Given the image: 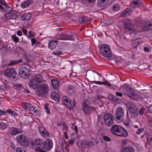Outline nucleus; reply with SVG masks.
Segmentation results:
<instances>
[{
	"mask_svg": "<svg viewBox=\"0 0 152 152\" xmlns=\"http://www.w3.org/2000/svg\"><path fill=\"white\" fill-rule=\"evenodd\" d=\"M9 131V133L12 135H16L22 132L21 129L14 127L10 128Z\"/></svg>",
	"mask_w": 152,
	"mask_h": 152,
	"instance_id": "4be33fe9",
	"label": "nucleus"
},
{
	"mask_svg": "<svg viewBox=\"0 0 152 152\" xmlns=\"http://www.w3.org/2000/svg\"><path fill=\"white\" fill-rule=\"evenodd\" d=\"M39 84L33 78L31 79L28 83L29 86L33 89L37 88L39 86Z\"/></svg>",
	"mask_w": 152,
	"mask_h": 152,
	"instance_id": "5701e85b",
	"label": "nucleus"
},
{
	"mask_svg": "<svg viewBox=\"0 0 152 152\" xmlns=\"http://www.w3.org/2000/svg\"><path fill=\"white\" fill-rule=\"evenodd\" d=\"M90 104L88 100L85 101L82 104V109L85 114L89 115L91 113L95 111L96 108L89 106Z\"/></svg>",
	"mask_w": 152,
	"mask_h": 152,
	"instance_id": "0eeeda50",
	"label": "nucleus"
},
{
	"mask_svg": "<svg viewBox=\"0 0 152 152\" xmlns=\"http://www.w3.org/2000/svg\"><path fill=\"white\" fill-rule=\"evenodd\" d=\"M11 37L12 38L15 42H18L19 41V39L16 36L15 34L12 35Z\"/></svg>",
	"mask_w": 152,
	"mask_h": 152,
	"instance_id": "49530a36",
	"label": "nucleus"
},
{
	"mask_svg": "<svg viewBox=\"0 0 152 152\" xmlns=\"http://www.w3.org/2000/svg\"><path fill=\"white\" fill-rule=\"evenodd\" d=\"M148 109L149 113H152V104L148 107Z\"/></svg>",
	"mask_w": 152,
	"mask_h": 152,
	"instance_id": "338daca9",
	"label": "nucleus"
},
{
	"mask_svg": "<svg viewBox=\"0 0 152 152\" xmlns=\"http://www.w3.org/2000/svg\"><path fill=\"white\" fill-rule=\"evenodd\" d=\"M88 18V17L84 16L79 18L78 20L80 23H83L89 21Z\"/></svg>",
	"mask_w": 152,
	"mask_h": 152,
	"instance_id": "e433bc0d",
	"label": "nucleus"
},
{
	"mask_svg": "<svg viewBox=\"0 0 152 152\" xmlns=\"http://www.w3.org/2000/svg\"><path fill=\"white\" fill-rule=\"evenodd\" d=\"M53 53L54 54L56 55H60L63 54V53L60 50H55Z\"/></svg>",
	"mask_w": 152,
	"mask_h": 152,
	"instance_id": "de8ad7c7",
	"label": "nucleus"
},
{
	"mask_svg": "<svg viewBox=\"0 0 152 152\" xmlns=\"http://www.w3.org/2000/svg\"><path fill=\"white\" fill-rule=\"evenodd\" d=\"M124 112L125 110L123 107H119L118 108L114 117L117 122L120 123L123 121Z\"/></svg>",
	"mask_w": 152,
	"mask_h": 152,
	"instance_id": "6e6552de",
	"label": "nucleus"
},
{
	"mask_svg": "<svg viewBox=\"0 0 152 152\" xmlns=\"http://www.w3.org/2000/svg\"><path fill=\"white\" fill-rule=\"evenodd\" d=\"M140 31H139L137 29H135L133 30L131 34L132 35L133 34H135V35H137V33H139L140 32Z\"/></svg>",
	"mask_w": 152,
	"mask_h": 152,
	"instance_id": "3c124183",
	"label": "nucleus"
},
{
	"mask_svg": "<svg viewBox=\"0 0 152 152\" xmlns=\"http://www.w3.org/2000/svg\"><path fill=\"white\" fill-rule=\"evenodd\" d=\"M4 8L3 11L9 13L12 12V8L9 7L7 4L4 6Z\"/></svg>",
	"mask_w": 152,
	"mask_h": 152,
	"instance_id": "4c0bfd02",
	"label": "nucleus"
},
{
	"mask_svg": "<svg viewBox=\"0 0 152 152\" xmlns=\"http://www.w3.org/2000/svg\"><path fill=\"white\" fill-rule=\"evenodd\" d=\"M109 0H98L97 3L98 6L102 7L104 6Z\"/></svg>",
	"mask_w": 152,
	"mask_h": 152,
	"instance_id": "473e14b6",
	"label": "nucleus"
},
{
	"mask_svg": "<svg viewBox=\"0 0 152 152\" xmlns=\"http://www.w3.org/2000/svg\"><path fill=\"white\" fill-rule=\"evenodd\" d=\"M96 142L95 140L92 141L89 140H82L81 141L80 144L81 146L84 148H88L92 147L96 145Z\"/></svg>",
	"mask_w": 152,
	"mask_h": 152,
	"instance_id": "4468645a",
	"label": "nucleus"
},
{
	"mask_svg": "<svg viewBox=\"0 0 152 152\" xmlns=\"http://www.w3.org/2000/svg\"><path fill=\"white\" fill-rule=\"evenodd\" d=\"M24 151H25L24 149L19 147L16 149V152H24Z\"/></svg>",
	"mask_w": 152,
	"mask_h": 152,
	"instance_id": "6e6d98bb",
	"label": "nucleus"
},
{
	"mask_svg": "<svg viewBox=\"0 0 152 152\" xmlns=\"http://www.w3.org/2000/svg\"><path fill=\"white\" fill-rule=\"evenodd\" d=\"M131 10L127 8L126 9L122 12L121 14L119 17H125L126 16L130 15L131 13Z\"/></svg>",
	"mask_w": 152,
	"mask_h": 152,
	"instance_id": "cd10ccee",
	"label": "nucleus"
},
{
	"mask_svg": "<svg viewBox=\"0 0 152 152\" xmlns=\"http://www.w3.org/2000/svg\"><path fill=\"white\" fill-rule=\"evenodd\" d=\"M111 132L115 135L123 137H127L128 135L127 131L121 126L114 125L110 129Z\"/></svg>",
	"mask_w": 152,
	"mask_h": 152,
	"instance_id": "f257e3e1",
	"label": "nucleus"
},
{
	"mask_svg": "<svg viewBox=\"0 0 152 152\" xmlns=\"http://www.w3.org/2000/svg\"><path fill=\"white\" fill-rule=\"evenodd\" d=\"M91 100L94 103H96V102L98 103L100 102H101V99H100L98 96H95L92 97Z\"/></svg>",
	"mask_w": 152,
	"mask_h": 152,
	"instance_id": "ea45409f",
	"label": "nucleus"
},
{
	"mask_svg": "<svg viewBox=\"0 0 152 152\" xmlns=\"http://www.w3.org/2000/svg\"><path fill=\"white\" fill-rule=\"evenodd\" d=\"M134 148L131 145H129L125 147L124 150H122L120 152H134Z\"/></svg>",
	"mask_w": 152,
	"mask_h": 152,
	"instance_id": "2f4dec72",
	"label": "nucleus"
},
{
	"mask_svg": "<svg viewBox=\"0 0 152 152\" xmlns=\"http://www.w3.org/2000/svg\"><path fill=\"white\" fill-rule=\"evenodd\" d=\"M84 2L86 4H89L91 3H93L95 2V0H83Z\"/></svg>",
	"mask_w": 152,
	"mask_h": 152,
	"instance_id": "8fccbe9b",
	"label": "nucleus"
},
{
	"mask_svg": "<svg viewBox=\"0 0 152 152\" xmlns=\"http://www.w3.org/2000/svg\"><path fill=\"white\" fill-rule=\"evenodd\" d=\"M22 61V59H20L18 61L13 60L8 62V65L9 66H13L21 62Z\"/></svg>",
	"mask_w": 152,
	"mask_h": 152,
	"instance_id": "72a5a7b5",
	"label": "nucleus"
},
{
	"mask_svg": "<svg viewBox=\"0 0 152 152\" xmlns=\"http://www.w3.org/2000/svg\"><path fill=\"white\" fill-rule=\"evenodd\" d=\"M28 33L31 37H34L35 35L34 34V33L33 31H29L28 32Z\"/></svg>",
	"mask_w": 152,
	"mask_h": 152,
	"instance_id": "69168bd1",
	"label": "nucleus"
},
{
	"mask_svg": "<svg viewBox=\"0 0 152 152\" xmlns=\"http://www.w3.org/2000/svg\"><path fill=\"white\" fill-rule=\"evenodd\" d=\"M31 4L30 1H27L21 4V6L22 8L24 9L29 6Z\"/></svg>",
	"mask_w": 152,
	"mask_h": 152,
	"instance_id": "58836bf2",
	"label": "nucleus"
},
{
	"mask_svg": "<svg viewBox=\"0 0 152 152\" xmlns=\"http://www.w3.org/2000/svg\"><path fill=\"white\" fill-rule=\"evenodd\" d=\"M136 41L135 40H133L132 41V44L133 45H134L135 46H136L139 45V44H138V42H137V43H136Z\"/></svg>",
	"mask_w": 152,
	"mask_h": 152,
	"instance_id": "680f3d73",
	"label": "nucleus"
},
{
	"mask_svg": "<svg viewBox=\"0 0 152 152\" xmlns=\"http://www.w3.org/2000/svg\"><path fill=\"white\" fill-rule=\"evenodd\" d=\"M16 139L19 143L25 147L28 146L29 143L28 139L23 134L18 135L16 137Z\"/></svg>",
	"mask_w": 152,
	"mask_h": 152,
	"instance_id": "9b49d317",
	"label": "nucleus"
},
{
	"mask_svg": "<svg viewBox=\"0 0 152 152\" xmlns=\"http://www.w3.org/2000/svg\"><path fill=\"white\" fill-rule=\"evenodd\" d=\"M61 148L62 152H67L66 149V145L65 143L62 142L61 143Z\"/></svg>",
	"mask_w": 152,
	"mask_h": 152,
	"instance_id": "37998d69",
	"label": "nucleus"
},
{
	"mask_svg": "<svg viewBox=\"0 0 152 152\" xmlns=\"http://www.w3.org/2000/svg\"><path fill=\"white\" fill-rule=\"evenodd\" d=\"M4 74L12 80H15L17 79V73L13 68H9L7 69L4 71Z\"/></svg>",
	"mask_w": 152,
	"mask_h": 152,
	"instance_id": "1a4fd4ad",
	"label": "nucleus"
},
{
	"mask_svg": "<svg viewBox=\"0 0 152 152\" xmlns=\"http://www.w3.org/2000/svg\"><path fill=\"white\" fill-rule=\"evenodd\" d=\"M7 126V123L3 122H0V129L4 130L6 129Z\"/></svg>",
	"mask_w": 152,
	"mask_h": 152,
	"instance_id": "a19ab883",
	"label": "nucleus"
},
{
	"mask_svg": "<svg viewBox=\"0 0 152 152\" xmlns=\"http://www.w3.org/2000/svg\"><path fill=\"white\" fill-rule=\"evenodd\" d=\"M104 122L105 125L108 126L112 125L114 122V117L110 113H106L104 115Z\"/></svg>",
	"mask_w": 152,
	"mask_h": 152,
	"instance_id": "9d476101",
	"label": "nucleus"
},
{
	"mask_svg": "<svg viewBox=\"0 0 152 152\" xmlns=\"http://www.w3.org/2000/svg\"><path fill=\"white\" fill-rule=\"evenodd\" d=\"M143 131L144 129L143 128L139 129H138V130L136 132V133L137 134L139 135Z\"/></svg>",
	"mask_w": 152,
	"mask_h": 152,
	"instance_id": "5fc2aeb1",
	"label": "nucleus"
},
{
	"mask_svg": "<svg viewBox=\"0 0 152 152\" xmlns=\"http://www.w3.org/2000/svg\"><path fill=\"white\" fill-rule=\"evenodd\" d=\"M22 107L26 110H29L31 104L26 102H23L21 104Z\"/></svg>",
	"mask_w": 152,
	"mask_h": 152,
	"instance_id": "c9c22d12",
	"label": "nucleus"
},
{
	"mask_svg": "<svg viewBox=\"0 0 152 152\" xmlns=\"http://www.w3.org/2000/svg\"><path fill=\"white\" fill-rule=\"evenodd\" d=\"M62 126L64 130H66L68 129L67 125L65 123H63V124H62Z\"/></svg>",
	"mask_w": 152,
	"mask_h": 152,
	"instance_id": "13d9d810",
	"label": "nucleus"
},
{
	"mask_svg": "<svg viewBox=\"0 0 152 152\" xmlns=\"http://www.w3.org/2000/svg\"><path fill=\"white\" fill-rule=\"evenodd\" d=\"M126 105L129 110L130 114L134 117H137L138 115V108L132 102L129 101L126 102Z\"/></svg>",
	"mask_w": 152,
	"mask_h": 152,
	"instance_id": "423d86ee",
	"label": "nucleus"
},
{
	"mask_svg": "<svg viewBox=\"0 0 152 152\" xmlns=\"http://www.w3.org/2000/svg\"><path fill=\"white\" fill-rule=\"evenodd\" d=\"M37 152H47L44 151L42 148H38L37 150H35Z\"/></svg>",
	"mask_w": 152,
	"mask_h": 152,
	"instance_id": "e2e57ef3",
	"label": "nucleus"
},
{
	"mask_svg": "<svg viewBox=\"0 0 152 152\" xmlns=\"http://www.w3.org/2000/svg\"><path fill=\"white\" fill-rule=\"evenodd\" d=\"M121 89L124 94L128 96L132 99L134 100H137L138 99V94L129 88H128L126 86H121Z\"/></svg>",
	"mask_w": 152,
	"mask_h": 152,
	"instance_id": "39448f33",
	"label": "nucleus"
},
{
	"mask_svg": "<svg viewBox=\"0 0 152 152\" xmlns=\"http://www.w3.org/2000/svg\"><path fill=\"white\" fill-rule=\"evenodd\" d=\"M49 91V87L47 84H42L40 86L39 89L36 92L38 96H42L43 94H47Z\"/></svg>",
	"mask_w": 152,
	"mask_h": 152,
	"instance_id": "f8f14e48",
	"label": "nucleus"
},
{
	"mask_svg": "<svg viewBox=\"0 0 152 152\" xmlns=\"http://www.w3.org/2000/svg\"><path fill=\"white\" fill-rule=\"evenodd\" d=\"M0 3L4 6L7 4L4 0H0Z\"/></svg>",
	"mask_w": 152,
	"mask_h": 152,
	"instance_id": "0e129e2a",
	"label": "nucleus"
},
{
	"mask_svg": "<svg viewBox=\"0 0 152 152\" xmlns=\"http://www.w3.org/2000/svg\"><path fill=\"white\" fill-rule=\"evenodd\" d=\"M120 8L119 5L117 4H115L113 6L112 10L114 11H117Z\"/></svg>",
	"mask_w": 152,
	"mask_h": 152,
	"instance_id": "c03bdc74",
	"label": "nucleus"
},
{
	"mask_svg": "<svg viewBox=\"0 0 152 152\" xmlns=\"http://www.w3.org/2000/svg\"><path fill=\"white\" fill-rule=\"evenodd\" d=\"M29 110L30 113L34 115H40L41 111L39 109H37L36 107L31 106Z\"/></svg>",
	"mask_w": 152,
	"mask_h": 152,
	"instance_id": "6ab92c4d",
	"label": "nucleus"
},
{
	"mask_svg": "<svg viewBox=\"0 0 152 152\" xmlns=\"http://www.w3.org/2000/svg\"><path fill=\"white\" fill-rule=\"evenodd\" d=\"M62 101L65 105V106L67 108H71L73 106L75 105V103L73 104L72 100L71 99L68 97L65 96L62 98Z\"/></svg>",
	"mask_w": 152,
	"mask_h": 152,
	"instance_id": "2eb2a0df",
	"label": "nucleus"
},
{
	"mask_svg": "<svg viewBox=\"0 0 152 152\" xmlns=\"http://www.w3.org/2000/svg\"><path fill=\"white\" fill-rule=\"evenodd\" d=\"M103 139L106 141H110V139L109 137L107 136H104L103 137Z\"/></svg>",
	"mask_w": 152,
	"mask_h": 152,
	"instance_id": "4d7b16f0",
	"label": "nucleus"
},
{
	"mask_svg": "<svg viewBox=\"0 0 152 152\" xmlns=\"http://www.w3.org/2000/svg\"><path fill=\"white\" fill-rule=\"evenodd\" d=\"M145 110V108L144 107H142L140 108L139 111V114L141 115H142L144 113V112Z\"/></svg>",
	"mask_w": 152,
	"mask_h": 152,
	"instance_id": "603ef678",
	"label": "nucleus"
},
{
	"mask_svg": "<svg viewBox=\"0 0 152 152\" xmlns=\"http://www.w3.org/2000/svg\"><path fill=\"white\" fill-rule=\"evenodd\" d=\"M74 140V139H71L69 140L68 141V143L70 145H72L73 143Z\"/></svg>",
	"mask_w": 152,
	"mask_h": 152,
	"instance_id": "774afa93",
	"label": "nucleus"
},
{
	"mask_svg": "<svg viewBox=\"0 0 152 152\" xmlns=\"http://www.w3.org/2000/svg\"><path fill=\"white\" fill-rule=\"evenodd\" d=\"M42 149H44L45 150L48 151L50 150L53 147V143L51 140L50 139H47L44 141Z\"/></svg>",
	"mask_w": 152,
	"mask_h": 152,
	"instance_id": "dca6fc26",
	"label": "nucleus"
},
{
	"mask_svg": "<svg viewBox=\"0 0 152 152\" xmlns=\"http://www.w3.org/2000/svg\"><path fill=\"white\" fill-rule=\"evenodd\" d=\"M107 98L110 101H115L116 100V98L112 94H110L108 95Z\"/></svg>",
	"mask_w": 152,
	"mask_h": 152,
	"instance_id": "79ce46f5",
	"label": "nucleus"
},
{
	"mask_svg": "<svg viewBox=\"0 0 152 152\" xmlns=\"http://www.w3.org/2000/svg\"><path fill=\"white\" fill-rule=\"evenodd\" d=\"M51 84L54 90H57L58 88L59 85L58 80L56 79H53L51 81Z\"/></svg>",
	"mask_w": 152,
	"mask_h": 152,
	"instance_id": "c756f323",
	"label": "nucleus"
},
{
	"mask_svg": "<svg viewBox=\"0 0 152 152\" xmlns=\"http://www.w3.org/2000/svg\"><path fill=\"white\" fill-rule=\"evenodd\" d=\"M33 78L39 84L42 83L43 80V78L42 75L40 74H37L35 75Z\"/></svg>",
	"mask_w": 152,
	"mask_h": 152,
	"instance_id": "c85d7f7f",
	"label": "nucleus"
},
{
	"mask_svg": "<svg viewBox=\"0 0 152 152\" xmlns=\"http://www.w3.org/2000/svg\"><path fill=\"white\" fill-rule=\"evenodd\" d=\"M39 131L40 134L44 138H46L49 137V133L43 126H40L39 127Z\"/></svg>",
	"mask_w": 152,
	"mask_h": 152,
	"instance_id": "aec40b11",
	"label": "nucleus"
},
{
	"mask_svg": "<svg viewBox=\"0 0 152 152\" xmlns=\"http://www.w3.org/2000/svg\"><path fill=\"white\" fill-rule=\"evenodd\" d=\"M29 71V69L27 67L23 66L20 68L18 72L21 77L26 79L28 78V72Z\"/></svg>",
	"mask_w": 152,
	"mask_h": 152,
	"instance_id": "ddd939ff",
	"label": "nucleus"
},
{
	"mask_svg": "<svg viewBox=\"0 0 152 152\" xmlns=\"http://www.w3.org/2000/svg\"><path fill=\"white\" fill-rule=\"evenodd\" d=\"M121 89L124 94L128 96L132 99L134 100H137L138 99V94L129 88H128L126 86H121Z\"/></svg>",
	"mask_w": 152,
	"mask_h": 152,
	"instance_id": "20e7f679",
	"label": "nucleus"
},
{
	"mask_svg": "<svg viewBox=\"0 0 152 152\" xmlns=\"http://www.w3.org/2000/svg\"><path fill=\"white\" fill-rule=\"evenodd\" d=\"M31 45L33 46L36 43V40L34 38H32L31 39Z\"/></svg>",
	"mask_w": 152,
	"mask_h": 152,
	"instance_id": "052dcab7",
	"label": "nucleus"
},
{
	"mask_svg": "<svg viewBox=\"0 0 152 152\" xmlns=\"http://www.w3.org/2000/svg\"><path fill=\"white\" fill-rule=\"evenodd\" d=\"M57 44V40H51L48 44V48L51 50H53L56 47Z\"/></svg>",
	"mask_w": 152,
	"mask_h": 152,
	"instance_id": "bb28decb",
	"label": "nucleus"
},
{
	"mask_svg": "<svg viewBox=\"0 0 152 152\" xmlns=\"http://www.w3.org/2000/svg\"><path fill=\"white\" fill-rule=\"evenodd\" d=\"M14 86L15 87L18 88L22 87V85L20 83H15Z\"/></svg>",
	"mask_w": 152,
	"mask_h": 152,
	"instance_id": "bf43d9fd",
	"label": "nucleus"
},
{
	"mask_svg": "<svg viewBox=\"0 0 152 152\" xmlns=\"http://www.w3.org/2000/svg\"><path fill=\"white\" fill-rule=\"evenodd\" d=\"M93 82L98 84H104L110 88L111 89H116L117 87L114 85L110 84L107 80H105L104 82H101L98 81H94Z\"/></svg>",
	"mask_w": 152,
	"mask_h": 152,
	"instance_id": "a211bd4d",
	"label": "nucleus"
},
{
	"mask_svg": "<svg viewBox=\"0 0 152 152\" xmlns=\"http://www.w3.org/2000/svg\"><path fill=\"white\" fill-rule=\"evenodd\" d=\"M141 4V2L139 0L133 1L130 4V7L132 8H135L138 7Z\"/></svg>",
	"mask_w": 152,
	"mask_h": 152,
	"instance_id": "a878e982",
	"label": "nucleus"
},
{
	"mask_svg": "<svg viewBox=\"0 0 152 152\" xmlns=\"http://www.w3.org/2000/svg\"><path fill=\"white\" fill-rule=\"evenodd\" d=\"M44 108L45 109L47 113L48 114H50V112L49 109L48 107V104H45L44 106Z\"/></svg>",
	"mask_w": 152,
	"mask_h": 152,
	"instance_id": "09e8293b",
	"label": "nucleus"
},
{
	"mask_svg": "<svg viewBox=\"0 0 152 152\" xmlns=\"http://www.w3.org/2000/svg\"><path fill=\"white\" fill-rule=\"evenodd\" d=\"M44 141L42 140L37 138L35 140V144L37 146V147L36 148L35 150H37L38 148H42Z\"/></svg>",
	"mask_w": 152,
	"mask_h": 152,
	"instance_id": "b1692460",
	"label": "nucleus"
},
{
	"mask_svg": "<svg viewBox=\"0 0 152 152\" xmlns=\"http://www.w3.org/2000/svg\"><path fill=\"white\" fill-rule=\"evenodd\" d=\"M121 89L124 94L128 96L132 99L134 100H137L138 99V94L129 88H128L126 86H121Z\"/></svg>",
	"mask_w": 152,
	"mask_h": 152,
	"instance_id": "7ed1b4c3",
	"label": "nucleus"
},
{
	"mask_svg": "<svg viewBox=\"0 0 152 152\" xmlns=\"http://www.w3.org/2000/svg\"><path fill=\"white\" fill-rule=\"evenodd\" d=\"M50 96L51 98L55 101L58 102L59 101L60 99L59 96L56 92H53L51 94Z\"/></svg>",
	"mask_w": 152,
	"mask_h": 152,
	"instance_id": "7c9ffc66",
	"label": "nucleus"
},
{
	"mask_svg": "<svg viewBox=\"0 0 152 152\" xmlns=\"http://www.w3.org/2000/svg\"><path fill=\"white\" fill-rule=\"evenodd\" d=\"M100 54L102 56L108 58H110L112 54L109 45L104 44L101 45L99 47Z\"/></svg>",
	"mask_w": 152,
	"mask_h": 152,
	"instance_id": "f03ea898",
	"label": "nucleus"
},
{
	"mask_svg": "<svg viewBox=\"0 0 152 152\" xmlns=\"http://www.w3.org/2000/svg\"><path fill=\"white\" fill-rule=\"evenodd\" d=\"M125 29L127 31H132L134 29V25L131 20L129 19L127 20L124 24Z\"/></svg>",
	"mask_w": 152,
	"mask_h": 152,
	"instance_id": "f3484780",
	"label": "nucleus"
},
{
	"mask_svg": "<svg viewBox=\"0 0 152 152\" xmlns=\"http://www.w3.org/2000/svg\"><path fill=\"white\" fill-rule=\"evenodd\" d=\"M144 28L146 31L152 29V19L145 22L144 25Z\"/></svg>",
	"mask_w": 152,
	"mask_h": 152,
	"instance_id": "393cba45",
	"label": "nucleus"
},
{
	"mask_svg": "<svg viewBox=\"0 0 152 152\" xmlns=\"http://www.w3.org/2000/svg\"><path fill=\"white\" fill-rule=\"evenodd\" d=\"M59 39L63 40H74L75 37L73 35L70 36L68 34H61L60 36Z\"/></svg>",
	"mask_w": 152,
	"mask_h": 152,
	"instance_id": "412c9836",
	"label": "nucleus"
},
{
	"mask_svg": "<svg viewBox=\"0 0 152 152\" xmlns=\"http://www.w3.org/2000/svg\"><path fill=\"white\" fill-rule=\"evenodd\" d=\"M31 17V15L30 13L25 14L23 16V20H26L29 19Z\"/></svg>",
	"mask_w": 152,
	"mask_h": 152,
	"instance_id": "a18cd8bd",
	"label": "nucleus"
},
{
	"mask_svg": "<svg viewBox=\"0 0 152 152\" xmlns=\"http://www.w3.org/2000/svg\"><path fill=\"white\" fill-rule=\"evenodd\" d=\"M5 16L9 18L12 19H15L18 17L17 15L13 13L6 14H5Z\"/></svg>",
	"mask_w": 152,
	"mask_h": 152,
	"instance_id": "f704fd0d",
	"label": "nucleus"
},
{
	"mask_svg": "<svg viewBox=\"0 0 152 152\" xmlns=\"http://www.w3.org/2000/svg\"><path fill=\"white\" fill-rule=\"evenodd\" d=\"M147 141L149 143V145L152 147V137H148Z\"/></svg>",
	"mask_w": 152,
	"mask_h": 152,
	"instance_id": "864d4df0",
	"label": "nucleus"
}]
</instances>
